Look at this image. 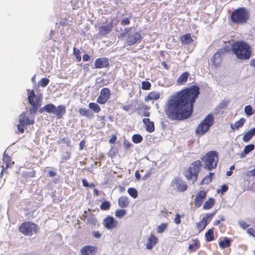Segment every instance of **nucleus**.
I'll return each mask as SVG.
<instances>
[{"label":"nucleus","instance_id":"nucleus-1","mask_svg":"<svg viewBox=\"0 0 255 255\" xmlns=\"http://www.w3.org/2000/svg\"><path fill=\"white\" fill-rule=\"evenodd\" d=\"M200 94V88L197 85L184 88L175 93L167 101L164 109L166 115L169 119L176 121L189 118Z\"/></svg>","mask_w":255,"mask_h":255},{"label":"nucleus","instance_id":"nucleus-2","mask_svg":"<svg viewBox=\"0 0 255 255\" xmlns=\"http://www.w3.org/2000/svg\"><path fill=\"white\" fill-rule=\"evenodd\" d=\"M231 50L236 57L242 60H248L252 54L251 46L246 42L236 41L231 45Z\"/></svg>","mask_w":255,"mask_h":255},{"label":"nucleus","instance_id":"nucleus-3","mask_svg":"<svg viewBox=\"0 0 255 255\" xmlns=\"http://www.w3.org/2000/svg\"><path fill=\"white\" fill-rule=\"evenodd\" d=\"M250 18V13L247 8L240 7L234 9L230 16L233 24L242 25L247 23Z\"/></svg>","mask_w":255,"mask_h":255},{"label":"nucleus","instance_id":"nucleus-4","mask_svg":"<svg viewBox=\"0 0 255 255\" xmlns=\"http://www.w3.org/2000/svg\"><path fill=\"white\" fill-rule=\"evenodd\" d=\"M201 162L200 160H196L193 162L190 165L184 170L183 175L186 179L191 182L195 183L198 179L199 173L201 168Z\"/></svg>","mask_w":255,"mask_h":255},{"label":"nucleus","instance_id":"nucleus-5","mask_svg":"<svg viewBox=\"0 0 255 255\" xmlns=\"http://www.w3.org/2000/svg\"><path fill=\"white\" fill-rule=\"evenodd\" d=\"M215 118L213 114H208L197 127L195 133L199 136L204 135L213 126Z\"/></svg>","mask_w":255,"mask_h":255},{"label":"nucleus","instance_id":"nucleus-6","mask_svg":"<svg viewBox=\"0 0 255 255\" xmlns=\"http://www.w3.org/2000/svg\"><path fill=\"white\" fill-rule=\"evenodd\" d=\"M35 123V118L30 114L23 112L18 118V124L17 125V129L20 133L24 132L25 128L27 126L34 125Z\"/></svg>","mask_w":255,"mask_h":255},{"label":"nucleus","instance_id":"nucleus-7","mask_svg":"<svg viewBox=\"0 0 255 255\" xmlns=\"http://www.w3.org/2000/svg\"><path fill=\"white\" fill-rule=\"evenodd\" d=\"M18 231L26 236H31L39 232V227L35 223L30 221H24L18 227Z\"/></svg>","mask_w":255,"mask_h":255},{"label":"nucleus","instance_id":"nucleus-8","mask_svg":"<svg viewBox=\"0 0 255 255\" xmlns=\"http://www.w3.org/2000/svg\"><path fill=\"white\" fill-rule=\"evenodd\" d=\"M202 160L204 162L205 168L208 170H212L217 167L218 152L216 151H209L202 158Z\"/></svg>","mask_w":255,"mask_h":255},{"label":"nucleus","instance_id":"nucleus-9","mask_svg":"<svg viewBox=\"0 0 255 255\" xmlns=\"http://www.w3.org/2000/svg\"><path fill=\"white\" fill-rule=\"evenodd\" d=\"M27 94L28 102L32 107L31 113H35L41 106V99L35 95L33 90H27Z\"/></svg>","mask_w":255,"mask_h":255},{"label":"nucleus","instance_id":"nucleus-10","mask_svg":"<svg viewBox=\"0 0 255 255\" xmlns=\"http://www.w3.org/2000/svg\"><path fill=\"white\" fill-rule=\"evenodd\" d=\"M111 96L110 90L108 88L101 89L100 94L97 99V102L100 104H105L109 100Z\"/></svg>","mask_w":255,"mask_h":255},{"label":"nucleus","instance_id":"nucleus-11","mask_svg":"<svg viewBox=\"0 0 255 255\" xmlns=\"http://www.w3.org/2000/svg\"><path fill=\"white\" fill-rule=\"evenodd\" d=\"M103 225L108 230H112L118 226V222L113 217L108 216L103 220Z\"/></svg>","mask_w":255,"mask_h":255},{"label":"nucleus","instance_id":"nucleus-12","mask_svg":"<svg viewBox=\"0 0 255 255\" xmlns=\"http://www.w3.org/2000/svg\"><path fill=\"white\" fill-rule=\"evenodd\" d=\"M142 39V37L140 32H134L132 34L129 35L127 42L128 45H132L136 43L140 42Z\"/></svg>","mask_w":255,"mask_h":255},{"label":"nucleus","instance_id":"nucleus-13","mask_svg":"<svg viewBox=\"0 0 255 255\" xmlns=\"http://www.w3.org/2000/svg\"><path fill=\"white\" fill-rule=\"evenodd\" d=\"M97 250L96 246L87 245L81 249L80 253L81 255H96Z\"/></svg>","mask_w":255,"mask_h":255},{"label":"nucleus","instance_id":"nucleus-14","mask_svg":"<svg viewBox=\"0 0 255 255\" xmlns=\"http://www.w3.org/2000/svg\"><path fill=\"white\" fill-rule=\"evenodd\" d=\"M206 197V192L204 190L199 191L195 196L194 205L197 207H200L202 205L204 199Z\"/></svg>","mask_w":255,"mask_h":255},{"label":"nucleus","instance_id":"nucleus-15","mask_svg":"<svg viewBox=\"0 0 255 255\" xmlns=\"http://www.w3.org/2000/svg\"><path fill=\"white\" fill-rule=\"evenodd\" d=\"M94 66L96 69L108 67L109 66V59L106 57L98 58L96 59Z\"/></svg>","mask_w":255,"mask_h":255},{"label":"nucleus","instance_id":"nucleus-16","mask_svg":"<svg viewBox=\"0 0 255 255\" xmlns=\"http://www.w3.org/2000/svg\"><path fill=\"white\" fill-rule=\"evenodd\" d=\"M114 25L113 24V20L105 26H101L99 27V32L101 35H105L109 33L113 29Z\"/></svg>","mask_w":255,"mask_h":255},{"label":"nucleus","instance_id":"nucleus-17","mask_svg":"<svg viewBox=\"0 0 255 255\" xmlns=\"http://www.w3.org/2000/svg\"><path fill=\"white\" fill-rule=\"evenodd\" d=\"M158 239L154 234H150L147 239L146 247L148 250H151L158 243Z\"/></svg>","mask_w":255,"mask_h":255},{"label":"nucleus","instance_id":"nucleus-18","mask_svg":"<svg viewBox=\"0 0 255 255\" xmlns=\"http://www.w3.org/2000/svg\"><path fill=\"white\" fill-rule=\"evenodd\" d=\"M143 123L145 125L146 130L149 132H152L154 130V125L153 122L150 121L149 119L144 118Z\"/></svg>","mask_w":255,"mask_h":255},{"label":"nucleus","instance_id":"nucleus-19","mask_svg":"<svg viewBox=\"0 0 255 255\" xmlns=\"http://www.w3.org/2000/svg\"><path fill=\"white\" fill-rule=\"evenodd\" d=\"M160 94L159 92L152 91L148 93L147 96L145 97V102H148L152 100H157L160 98Z\"/></svg>","mask_w":255,"mask_h":255},{"label":"nucleus","instance_id":"nucleus-20","mask_svg":"<svg viewBox=\"0 0 255 255\" xmlns=\"http://www.w3.org/2000/svg\"><path fill=\"white\" fill-rule=\"evenodd\" d=\"M3 161L5 163V167H4L3 166H2V172L4 169H6L7 168L11 167V165L14 164V162L11 161V157L8 155L7 154L5 153L4 152L3 154Z\"/></svg>","mask_w":255,"mask_h":255},{"label":"nucleus","instance_id":"nucleus-21","mask_svg":"<svg viewBox=\"0 0 255 255\" xmlns=\"http://www.w3.org/2000/svg\"><path fill=\"white\" fill-rule=\"evenodd\" d=\"M255 135V128H252L247 132H246L243 137V140L245 142L249 141L252 137Z\"/></svg>","mask_w":255,"mask_h":255},{"label":"nucleus","instance_id":"nucleus-22","mask_svg":"<svg viewBox=\"0 0 255 255\" xmlns=\"http://www.w3.org/2000/svg\"><path fill=\"white\" fill-rule=\"evenodd\" d=\"M189 73L188 72H183L177 79V83L179 85H182L185 84L189 77Z\"/></svg>","mask_w":255,"mask_h":255},{"label":"nucleus","instance_id":"nucleus-23","mask_svg":"<svg viewBox=\"0 0 255 255\" xmlns=\"http://www.w3.org/2000/svg\"><path fill=\"white\" fill-rule=\"evenodd\" d=\"M180 40L183 44L185 45H188L193 42V39L192 38L190 33L183 35L180 37Z\"/></svg>","mask_w":255,"mask_h":255},{"label":"nucleus","instance_id":"nucleus-24","mask_svg":"<svg viewBox=\"0 0 255 255\" xmlns=\"http://www.w3.org/2000/svg\"><path fill=\"white\" fill-rule=\"evenodd\" d=\"M66 113V108L63 105L58 106L55 111L54 114L56 115L57 117L59 119L62 118L63 115Z\"/></svg>","mask_w":255,"mask_h":255},{"label":"nucleus","instance_id":"nucleus-25","mask_svg":"<svg viewBox=\"0 0 255 255\" xmlns=\"http://www.w3.org/2000/svg\"><path fill=\"white\" fill-rule=\"evenodd\" d=\"M56 110V106L52 104H48L46 105L44 107L40 110V112L42 113L45 111L48 113H53L54 114Z\"/></svg>","mask_w":255,"mask_h":255},{"label":"nucleus","instance_id":"nucleus-26","mask_svg":"<svg viewBox=\"0 0 255 255\" xmlns=\"http://www.w3.org/2000/svg\"><path fill=\"white\" fill-rule=\"evenodd\" d=\"M129 204L128 199L126 196H121L118 199V205L124 208L128 206Z\"/></svg>","mask_w":255,"mask_h":255},{"label":"nucleus","instance_id":"nucleus-27","mask_svg":"<svg viewBox=\"0 0 255 255\" xmlns=\"http://www.w3.org/2000/svg\"><path fill=\"white\" fill-rule=\"evenodd\" d=\"M175 183L177 188L180 191L183 192L187 189L188 186L184 181L177 180L175 181Z\"/></svg>","mask_w":255,"mask_h":255},{"label":"nucleus","instance_id":"nucleus-28","mask_svg":"<svg viewBox=\"0 0 255 255\" xmlns=\"http://www.w3.org/2000/svg\"><path fill=\"white\" fill-rule=\"evenodd\" d=\"M193 244H190L188 247V250L190 252H195L200 247V244L198 239L193 240Z\"/></svg>","mask_w":255,"mask_h":255},{"label":"nucleus","instance_id":"nucleus-29","mask_svg":"<svg viewBox=\"0 0 255 255\" xmlns=\"http://www.w3.org/2000/svg\"><path fill=\"white\" fill-rule=\"evenodd\" d=\"M215 201L214 198H209L204 203L203 209L204 210H209L211 209L215 205Z\"/></svg>","mask_w":255,"mask_h":255},{"label":"nucleus","instance_id":"nucleus-30","mask_svg":"<svg viewBox=\"0 0 255 255\" xmlns=\"http://www.w3.org/2000/svg\"><path fill=\"white\" fill-rule=\"evenodd\" d=\"M221 52L219 51L216 52L213 56L212 62L215 66H218L221 62Z\"/></svg>","mask_w":255,"mask_h":255},{"label":"nucleus","instance_id":"nucleus-31","mask_svg":"<svg viewBox=\"0 0 255 255\" xmlns=\"http://www.w3.org/2000/svg\"><path fill=\"white\" fill-rule=\"evenodd\" d=\"M205 238L207 242H211L214 240L213 229H210L206 232Z\"/></svg>","mask_w":255,"mask_h":255},{"label":"nucleus","instance_id":"nucleus-32","mask_svg":"<svg viewBox=\"0 0 255 255\" xmlns=\"http://www.w3.org/2000/svg\"><path fill=\"white\" fill-rule=\"evenodd\" d=\"M254 148L255 145L253 144H250L246 145L244 148V151L241 153V156L242 157H245L246 154L253 150Z\"/></svg>","mask_w":255,"mask_h":255},{"label":"nucleus","instance_id":"nucleus-33","mask_svg":"<svg viewBox=\"0 0 255 255\" xmlns=\"http://www.w3.org/2000/svg\"><path fill=\"white\" fill-rule=\"evenodd\" d=\"M214 173L210 172L208 175L204 177L200 182V185L208 184L212 182Z\"/></svg>","mask_w":255,"mask_h":255},{"label":"nucleus","instance_id":"nucleus-34","mask_svg":"<svg viewBox=\"0 0 255 255\" xmlns=\"http://www.w3.org/2000/svg\"><path fill=\"white\" fill-rule=\"evenodd\" d=\"M79 113L80 115L86 117L87 118L92 117L93 115L91 112L88 109L85 108H80L79 110Z\"/></svg>","mask_w":255,"mask_h":255},{"label":"nucleus","instance_id":"nucleus-35","mask_svg":"<svg viewBox=\"0 0 255 255\" xmlns=\"http://www.w3.org/2000/svg\"><path fill=\"white\" fill-rule=\"evenodd\" d=\"M230 242L231 241L229 238H225L223 241H221L219 243V245L221 248L225 249L230 246Z\"/></svg>","mask_w":255,"mask_h":255},{"label":"nucleus","instance_id":"nucleus-36","mask_svg":"<svg viewBox=\"0 0 255 255\" xmlns=\"http://www.w3.org/2000/svg\"><path fill=\"white\" fill-rule=\"evenodd\" d=\"M89 108L96 113H98L101 111V108L98 104L95 103H90L89 104Z\"/></svg>","mask_w":255,"mask_h":255},{"label":"nucleus","instance_id":"nucleus-37","mask_svg":"<svg viewBox=\"0 0 255 255\" xmlns=\"http://www.w3.org/2000/svg\"><path fill=\"white\" fill-rule=\"evenodd\" d=\"M215 212L211 213L210 214H207V217H204L202 220V222H203V224L206 227L207 225L209 224V223L210 222L211 219L212 217L215 215Z\"/></svg>","mask_w":255,"mask_h":255},{"label":"nucleus","instance_id":"nucleus-38","mask_svg":"<svg viewBox=\"0 0 255 255\" xmlns=\"http://www.w3.org/2000/svg\"><path fill=\"white\" fill-rule=\"evenodd\" d=\"M143 140L142 136L139 134H135L132 136V140L134 143H139Z\"/></svg>","mask_w":255,"mask_h":255},{"label":"nucleus","instance_id":"nucleus-39","mask_svg":"<svg viewBox=\"0 0 255 255\" xmlns=\"http://www.w3.org/2000/svg\"><path fill=\"white\" fill-rule=\"evenodd\" d=\"M127 213L126 210L125 209H119L115 212V216L119 218H122Z\"/></svg>","mask_w":255,"mask_h":255},{"label":"nucleus","instance_id":"nucleus-40","mask_svg":"<svg viewBox=\"0 0 255 255\" xmlns=\"http://www.w3.org/2000/svg\"><path fill=\"white\" fill-rule=\"evenodd\" d=\"M128 193L131 197L134 199L136 198L138 195L136 190L133 188H129L128 189Z\"/></svg>","mask_w":255,"mask_h":255},{"label":"nucleus","instance_id":"nucleus-41","mask_svg":"<svg viewBox=\"0 0 255 255\" xmlns=\"http://www.w3.org/2000/svg\"><path fill=\"white\" fill-rule=\"evenodd\" d=\"M245 113L248 116H250L254 114L255 111L253 110L251 106L248 105L245 108Z\"/></svg>","mask_w":255,"mask_h":255},{"label":"nucleus","instance_id":"nucleus-42","mask_svg":"<svg viewBox=\"0 0 255 255\" xmlns=\"http://www.w3.org/2000/svg\"><path fill=\"white\" fill-rule=\"evenodd\" d=\"M111 207V203L109 201H104L100 206V208L102 210L106 211L108 210Z\"/></svg>","mask_w":255,"mask_h":255},{"label":"nucleus","instance_id":"nucleus-43","mask_svg":"<svg viewBox=\"0 0 255 255\" xmlns=\"http://www.w3.org/2000/svg\"><path fill=\"white\" fill-rule=\"evenodd\" d=\"M246 121V120L244 118L240 119L238 121H237L235 123V127L237 129H239V128L242 127Z\"/></svg>","mask_w":255,"mask_h":255},{"label":"nucleus","instance_id":"nucleus-44","mask_svg":"<svg viewBox=\"0 0 255 255\" xmlns=\"http://www.w3.org/2000/svg\"><path fill=\"white\" fill-rule=\"evenodd\" d=\"M168 224L167 223H162L157 228V232L158 233H163L166 229Z\"/></svg>","mask_w":255,"mask_h":255},{"label":"nucleus","instance_id":"nucleus-45","mask_svg":"<svg viewBox=\"0 0 255 255\" xmlns=\"http://www.w3.org/2000/svg\"><path fill=\"white\" fill-rule=\"evenodd\" d=\"M151 85L148 81H143L141 83V89L143 90H149L151 88Z\"/></svg>","mask_w":255,"mask_h":255},{"label":"nucleus","instance_id":"nucleus-46","mask_svg":"<svg viewBox=\"0 0 255 255\" xmlns=\"http://www.w3.org/2000/svg\"><path fill=\"white\" fill-rule=\"evenodd\" d=\"M49 80L46 78H42L38 82L39 85L42 87H46L49 83Z\"/></svg>","mask_w":255,"mask_h":255},{"label":"nucleus","instance_id":"nucleus-47","mask_svg":"<svg viewBox=\"0 0 255 255\" xmlns=\"http://www.w3.org/2000/svg\"><path fill=\"white\" fill-rule=\"evenodd\" d=\"M123 146L125 149H128L131 148V147L132 146V144L128 140L125 139L123 141Z\"/></svg>","mask_w":255,"mask_h":255},{"label":"nucleus","instance_id":"nucleus-48","mask_svg":"<svg viewBox=\"0 0 255 255\" xmlns=\"http://www.w3.org/2000/svg\"><path fill=\"white\" fill-rule=\"evenodd\" d=\"M74 53L76 57V59L78 61H80L81 60V56L80 55V51L79 49H76V48H74L73 49Z\"/></svg>","mask_w":255,"mask_h":255},{"label":"nucleus","instance_id":"nucleus-49","mask_svg":"<svg viewBox=\"0 0 255 255\" xmlns=\"http://www.w3.org/2000/svg\"><path fill=\"white\" fill-rule=\"evenodd\" d=\"M197 227L199 231L200 232L206 228V226L204 225L203 222L201 221L197 224Z\"/></svg>","mask_w":255,"mask_h":255},{"label":"nucleus","instance_id":"nucleus-50","mask_svg":"<svg viewBox=\"0 0 255 255\" xmlns=\"http://www.w3.org/2000/svg\"><path fill=\"white\" fill-rule=\"evenodd\" d=\"M181 216L180 215V214L179 213H177L176 215H175V217L174 218V222L177 225H179L181 223Z\"/></svg>","mask_w":255,"mask_h":255},{"label":"nucleus","instance_id":"nucleus-51","mask_svg":"<svg viewBox=\"0 0 255 255\" xmlns=\"http://www.w3.org/2000/svg\"><path fill=\"white\" fill-rule=\"evenodd\" d=\"M121 23L123 25H128L130 23L129 18H124L121 22Z\"/></svg>","mask_w":255,"mask_h":255},{"label":"nucleus","instance_id":"nucleus-52","mask_svg":"<svg viewBox=\"0 0 255 255\" xmlns=\"http://www.w3.org/2000/svg\"><path fill=\"white\" fill-rule=\"evenodd\" d=\"M239 225L241 228L246 229L249 227V225L244 221H241L239 222Z\"/></svg>","mask_w":255,"mask_h":255},{"label":"nucleus","instance_id":"nucleus-53","mask_svg":"<svg viewBox=\"0 0 255 255\" xmlns=\"http://www.w3.org/2000/svg\"><path fill=\"white\" fill-rule=\"evenodd\" d=\"M247 233L251 236L255 237V230L252 228H250L247 230Z\"/></svg>","mask_w":255,"mask_h":255},{"label":"nucleus","instance_id":"nucleus-54","mask_svg":"<svg viewBox=\"0 0 255 255\" xmlns=\"http://www.w3.org/2000/svg\"><path fill=\"white\" fill-rule=\"evenodd\" d=\"M247 176L249 177H255V168L252 169V170L249 171L247 173Z\"/></svg>","mask_w":255,"mask_h":255},{"label":"nucleus","instance_id":"nucleus-55","mask_svg":"<svg viewBox=\"0 0 255 255\" xmlns=\"http://www.w3.org/2000/svg\"><path fill=\"white\" fill-rule=\"evenodd\" d=\"M66 153V155L62 158V161H66L71 157V153L70 152L67 151Z\"/></svg>","mask_w":255,"mask_h":255},{"label":"nucleus","instance_id":"nucleus-56","mask_svg":"<svg viewBox=\"0 0 255 255\" xmlns=\"http://www.w3.org/2000/svg\"><path fill=\"white\" fill-rule=\"evenodd\" d=\"M131 105H124L122 106V108L125 111H128L131 109Z\"/></svg>","mask_w":255,"mask_h":255},{"label":"nucleus","instance_id":"nucleus-57","mask_svg":"<svg viewBox=\"0 0 255 255\" xmlns=\"http://www.w3.org/2000/svg\"><path fill=\"white\" fill-rule=\"evenodd\" d=\"M117 140V136L116 135H112V137L109 140L110 143L114 144Z\"/></svg>","mask_w":255,"mask_h":255},{"label":"nucleus","instance_id":"nucleus-58","mask_svg":"<svg viewBox=\"0 0 255 255\" xmlns=\"http://www.w3.org/2000/svg\"><path fill=\"white\" fill-rule=\"evenodd\" d=\"M93 235L95 238L97 239H99L101 237V234L98 231L93 232Z\"/></svg>","mask_w":255,"mask_h":255},{"label":"nucleus","instance_id":"nucleus-59","mask_svg":"<svg viewBox=\"0 0 255 255\" xmlns=\"http://www.w3.org/2000/svg\"><path fill=\"white\" fill-rule=\"evenodd\" d=\"M85 141L84 140H82V141H80V143H79V149L80 150H82L83 149L85 145Z\"/></svg>","mask_w":255,"mask_h":255},{"label":"nucleus","instance_id":"nucleus-60","mask_svg":"<svg viewBox=\"0 0 255 255\" xmlns=\"http://www.w3.org/2000/svg\"><path fill=\"white\" fill-rule=\"evenodd\" d=\"M82 183H83V185L84 187H89V183H88V182H87V180L86 179H85V178L82 179Z\"/></svg>","mask_w":255,"mask_h":255},{"label":"nucleus","instance_id":"nucleus-61","mask_svg":"<svg viewBox=\"0 0 255 255\" xmlns=\"http://www.w3.org/2000/svg\"><path fill=\"white\" fill-rule=\"evenodd\" d=\"M48 175L50 177H54L56 176V173L54 171L50 170L48 171Z\"/></svg>","mask_w":255,"mask_h":255},{"label":"nucleus","instance_id":"nucleus-62","mask_svg":"<svg viewBox=\"0 0 255 255\" xmlns=\"http://www.w3.org/2000/svg\"><path fill=\"white\" fill-rule=\"evenodd\" d=\"M90 59V57L87 54H85L83 56V60L84 61H87Z\"/></svg>","mask_w":255,"mask_h":255},{"label":"nucleus","instance_id":"nucleus-63","mask_svg":"<svg viewBox=\"0 0 255 255\" xmlns=\"http://www.w3.org/2000/svg\"><path fill=\"white\" fill-rule=\"evenodd\" d=\"M228 189V187L226 185H223L221 187V190L223 192H226Z\"/></svg>","mask_w":255,"mask_h":255},{"label":"nucleus","instance_id":"nucleus-64","mask_svg":"<svg viewBox=\"0 0 255 255\" xmlns=\"http://www.w3.org/2000/svg\"><path fill=\"white\" fill-rule=\"evenodd\" d=\"M135 176L137 180H139L140 178V175L138 171H136L135 172Z\"/></svg>","mask_w":255,"mask_h":255}]
</instances>
